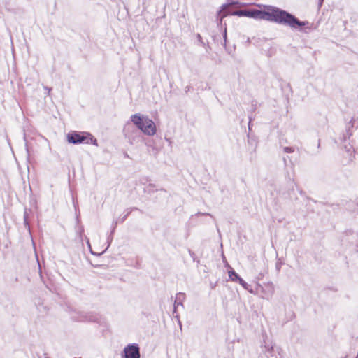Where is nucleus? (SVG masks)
<instances>
[{
    "instance_id": "nucleus-15",
    "label": "nucleus",
    "mask_w": 358,
    "mask_h": 358,
    "mask_svg": "<svg viewBox=\"0 0 358 358\" xmlns=\"http://www.w3.org/2000/svg\"><path fill=\"white\" fill-rule=\"evenodd\" d=\"M323 1H324V0H319V2H318L319 7H321V6L323 3Z\"/></svg>"
},
{
    "instance_id": "nucleus-12",
    "label": "nucleus",
    "mask_w": 358,
    "mask_h": 358,
    "mask_svg": "<svg viewBox=\"0 0 358 358\" xmlns=\"http://www.w3.org/2000/svg\"><path fill=\"white\" fill-rule=\"evenodd\" d=\"M236 282H238L240 285H241L242 287L245 283V282L241 277L239 278V279H238V280Z\"/></svg>"
},
{
    "instance_id": "nucleus-19",
    "label": "nucleus",
    "mask_w": 358,
    "mask_h": 358,
    "mask_svg": "<svg viewBox=\"0 0 358 358\" xmlns=\"http://www.w3.org/2000/svg\"><path fill=\"white\" fill-rule=\"evenodd\" d=\"M24 221H25V222L27 221L26 215H24Z\"/></svg>"
},
{
    "instance_id": "nucleus-16",
    "label": "nucleus",
    "mask_w": 358,
    "mask_h": 358,
    "mask_svg": "<svg viewBox=\"0 0 358 358\" xmlns=\"http://www.w3.org/2000/svg\"><path fill=\"white\" fill-rule=\"evenodd\" d=\"M236 3H238V2H234L233 1V2L230 3V4H236Z\"/></svg>"
},
{
    "instance_id": "nucleus-20",
    "label": "nucleus",
    "mask_w": 358,
    "mask_h": 358,
    "mask_svg": "<svg viewBox=\"0 0 358 358\" xmlns=\"http://www.w3.org/2000/svg\"><path fill=\"white\" fill-rule=\"evenodd\" d=\"M87 244L89 245V246H90L89 241H87Z\"/></svg>"
},
{
    "instance_id": "nucleus-7",
    "label": "nucleus",
    "mask_w": 358,
    "mask_h": 358,
    "mask_svg": "<svg viewBox=\"0 0 358 358\" xmlns=\"http://www.w3.org/2000/svg\"><path fill=\"white\" fill-rule=\"evenodd\" d=\"M344 149L348 154V160L352 161L353 159V153L355 152L353 146L350 145V143H348V145L345 144L344 145Z\"/></svg>"
},
{
    "instance_id": "nucleus-11",
    "label": "nucleus",
    "mask_w": 358,
    "mask_h": 358,
    "mask_svg": "<svg viewBox=\"0 0 358 358\" xmlns=\"http://www.w3.org/2000/svg\"><path fill=\"white\" fill-rule=\"evenodd\" d=\"M243 287L248 290L249 292L250 293H253V291L252 289H251V285H250L249 284H248L246 282L243 285Z\"/></svg>"
},
{
    "instance_id": "nucleus-14",
    "label": "nucleus",
    "mask_w": 358,
    "mask_h": 358,
    "mask_svg": "<svg viewBox=\"0 0 358 358\" xmlns=\"http://www.w3.org/2000/svg\"><path fill=\"white\" fill-rule=\"evenodd\" d=\"M44 89L46 90V92H48V94H49L51 91V88H48V87H44Z\"/></svg>"
},
{
    "instance_id": "nucleus-2",
    "label": "nucleus",
    "mask_w": 358,
    "mask_h": 358,
    "mask_svg": "<svg viewBox=\"0 0 358 358\" xmlns=\"http://www.w3.org/2000/svg\"><path fill=\"white\" fill-rule=\"evenodd\" d=\"M131 122L144 134L152 136L157 132L155 122L148 116L140 113H136L131 116Z\"/></svg>"
},
{
    "instance_id": "nucleus-17",
    "label": "nucleus",
    "mask_w": 358,
    "mask_h": 358,
    "mask_svg": "<svg viewBox=\"0 0 358 358\" xmlns=\"http://www.w3.org/2000/svg\"><path fill=\"white\" fill-rule=\"evenodd\" d=\"M226 35H227V33H226V31H224V38H226Z\"/></svg>"
},
{
    "instance_id": "nucleus-9",
    "label": "nucleus",
    "mask_w": 358,
    "mask_h": 358,
    "mask_svg": "<svg viewBox=\"0 0 358 358\" xmlns=\"http://www.w3.org/2000/svg\"><path fill=\"white\" fill-rule=\"evenodd\" d=\"M228 273L229 278L232 281L236 282L240 278V276L234 270L229 271Z\"/></svg>"
},
{
    "instance_id": "nucleus-10",
    "label": "nucleus",
    "mask_w": 358,
    "mask_h": 358,
    "mask_svg": "<svg viewBox=\"0 0 358 358\" xmlns=\"http://www.w3.org/2000/svg\"><path fill=\"white\" fill-rule=\"evenodd\" d=\"M283 151L286 153H292L294 152V148L293 147H284Z\"/></svg>"
},
{
    "instance_id": "nucleus-6",
    "label": "nucleus",
    "mask_w": 358,
    "mask_h": 358,
    "mask_svg": "<svg viewBox=\"0 0 358 358\" xmlns=\"http://www.w3.org/2000/svg\"><path fill=\"white\" fill-rule=\"evenodd\" d=\"M185 299V294L182 292H179L176 296L175 303H174V311L173 313H176V308L180 306L183 307V301Z\"/></svg>"
},
{
    "instance_id": "nucleus-3",
    "label": "nucleus",
    "mask_w": 358,
    "mask_h": 358,
    "mask_svg": "<svg viewBox=\"0 0 358 358\" xmlns=\"http://www.w3.org/2000/svg\"><path fill=\"white\" fill-rule=\"evenodd\" d=\"M68 142L73 144H78L81 143H92L97 145L96 139L94 138L90 134H87L86 136L80 135L78 133H71L67 135Z\"/></svg>"
},
{
    "instance_id": "nucleus-18",
    "label": "nucleus",
    "mask_w": 358,
    "mask_h": 358,
    "mask_svg": "<svg viewBox=\"0 0 358 358\" xmlns=\"http://www.w3.org/2000/svg\"><path fill=\"white\" fill-rule=\"evenodd\" d=\"M109 243L111 242V238H108Z\"/></svg>"
},
{
    "instance_id": "nucleus-8",
    "label": "nucleus",
    "mask_w": 358,
    "mask_h": 358,
    "mask_svg": "<svg viewBox=\"0 0 358 358\" xmlns=\"http://www.w3.org/2000/svg\"><path fill=\"white\" fill-rule=\"evenodd\" d=\"M227 8L228 5L223 6L222 10H220L218 13V16L220 17V22L222 21V19L228 15V13L226 11V9Z\"/></svg>"
},
{
    "instance_id": "nucleus-4",
    "label": "nucleus",
    "mask_w": 358,
    "mask_h": 358,
    "mask_svg": "<svg viewBox=\"0 0 358 358\" xmlns=\"http://www.w3.org/2000/svg\"><path fill=\"white\" fill-rule=\"evenodd\" d=\"M123 358H140V349L137 344H129L127 345L123 350L122 352Z\"/></svg>"
},
{
    "instance_id": "nucleus-21",
    "label": "nucleus",
    "mask_w": 358,
    "mask_h": 358,
    "mask_svg": "<svg viewBox=\"0 0 358 358\" xmlns=\"http://www.w3.org/2000/svg\"><path fill=\"white\" fill-rule=\"evenodd\" d=\"M356 358H358L357 357Z\"/></svg>"
},
{
    "instance_id": "nucleus-13",
    "label": "nucleus",
    "mask_w": 358,
    "mask_h": 358,
    "mask_svg": "<svg viewBox=\"0 0 358 358\" xmlns=\"http://www.w3.org/2000/svg\"><path fill=\"white\" fill-rule=\"evenodd\" d=\"M44 89L46 90V92H48V94H49L51 91V88H48V87H44Z\"/></svg>"
},
{
    "instance_id": "nucleus-5",
    "label": "nucleus",
    "mask_w": 358,
    "mask_h": 358,
    "mask_svg": "<svg viewBox=\"0 0 358 358\" xmlns=\"http://www.w3.org/2000/svg\"><path fill=\"white\" fill-rule=\"evenodd\" d=\"M261 292L262 294V298L265 299H270L274 292H275V286L274 285L268 282L267 283H264L262 286H261Z\"/></svg>"
},
{
    "instance_id": "nucleus-1",
    "label": "nucleus",
    "mask_w": 358,
    "mask_h": 358,
    "mask_svg": "<svg viewBox=\"0 0 358 358\" xmlns=\"http://www.w3.org/2000/svg\"><path fill=\"white\" fill-rule=\"evenodd\" d=\"M232 15L238 16H246L255 19H259L274 22L280 24L287 25L292 28L296 27H303L306 25L305 22H301L293 15L282 10L276 7H270L266 11L261 10H237Z\"/></svg>"
}]
</instances>
